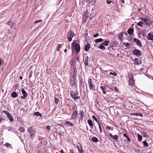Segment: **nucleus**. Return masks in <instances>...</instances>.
<instances>
[{"mask_svg": "<svg viewBox=\"0 0 153 153\" xmlns=\"http://www.w3.org/2000/svg\"><path fill=\"white\" fill-rule=\"evenodd\" d=\"M27 132L29 137H30L31 139L32 140L35 137L36 131L32 126L27 128Z\"/></svg>", "mask_w": 153, "mask_h": 153, "instance_id": "nucleus-1", "label": "nucleus"}, {"mask_svg": "<svg viewBox=\"0 0 153 153\" xmlns=\"http://www.w3.org/2000/svg\"><path fill=\"white\" fill-rule=\"evenodd\" d=\"M70 94L71 98L74 100L75 101H76L77 99H80V97L78 96L79 94L77 90L75 91H71Z\"/></svg>", "mask_w": 153, "mask_h": 153, "instance_id": "nucleus-2", "label": "nucleus"}, {"mask_svg": "<svg viewBox=\"0 0 153 153\" xmlns=\"http://www.w3.org/2000/svg\"><path fill=\"white\" fill-rule=\"evenodd\" d=\"M88 85L89 88L90 90L95 91V86L92 82V80L91 79H88Z\"/></svg>", "mask_w": 153, "mask_h": 153, "instance_id": "nucleus-3", "label": "nucleus"}, {"mask_svg": "<svg viewBox=\"0 0 153 153\" xmlns=\"http://www.w3.org/2000/svg\"><path fill=\"white\" fill-rule=\"evenodd\" d=\"M71 46L72 49H73L74 47L75 51L77 53H79L80 49V48L79 44L77 43H74V42H73L71 44Z\"/></svg>", "mask_w": 153, "mask_h": 153, "instance_id": "nucleus-4", "label": "nucleus"}, {"mask_svg": "<svg viewBox=\"0 0 153 153\" xmlns=\"http://www.w3.org/2000/svg\"><path fill=\"white\" fill-rule=\"evenodd\" d=\"M74 35L75 33H73L72 30H69L67 35L68 41L69 42L71 41L72 40V38L74 36Z\"/></svg>", "mask_w": 153, "mask_h": 153, "instance_id": "nucleus-5", "label": "nucleus"}, {"mask_svg": "<svg viewBox=\"0 0 153 153\" xmlns=\"http://www.w3.org/2000/svg\"><path fill=\"white\" fill-rule=\"evenodd\" d=\"M140 19L142 20V21L143 22L145 25H150L149 23L150 21H151V19L148 18L146 19L143 17H141Z\"/></svg>", "mask_w": 153, "mask_h": 153, "instance_id": "nucleus-6", "label": "nucleus"}, {"mask_svg": "<svg viewBox=\"0 0 153 153\" xmlns=\"http://www.w3.org/2000/svg\"><path fill=\"white\" fill-rule=\"evenodd\" d=\"M128 82L129 85L131 86H132L134 85V79L132 75L128 76Z\"/></svg>", "mask_w": 153, "mask_h": 153, "instance_id": "nucleus-7", "label": "nucleus"}, {"mask_svg": "<svg viewBox=\"0 0 153 153\" xmlns=\"http://www.w3.org/2000/svg\"><path fill=\"white\" fill-rule=\"evenodd\" d=\"M132 53L134 55L138 56H140L141 55V51L137 49H135L133 51Z\"/></svg>", "mask_w": 153, "mask_h": 153, "instance_id": "nucleus-8", "label": "nucleus"}, {"mask_svg": "<svg viewBox=\"0 0 153 153\" xmlns=\"http://www.w3.org/2000/svg\"><path fill=\"white\" fill-rule=\"evenodd\" d=\"M79 115L80 116L79 120L82 121L83 120L84 116L83 111L80 110L79 112Z\"/></svg>", "mask_w": 153, "mask_h": 153, "instance_id": "nucleus-9", "label": "nucleus"}, {"mask_svg": "<svg viewBox=\"0 0 153 153\" xmlns=\"http://www.w3.org/2000/svg\"><path fill=\"white\" fill-rule=\"evenodd\" d=\"M147 37L148 40H153V32H151L149 33L147 35Z\"/></svg>", "mask_w": 153, "mask_h": 153, "instance_id": "nucleus-10", "label": "nucleus"}, {"mask_svg": "<svg viewBox=\"0 0 153 153\" xmlns=\"http://www.w3.org/2000/svg\"><path fill=\"white\" fill-rule=\"evenodd\" d=\"M133 40L139 46L142 47V45L139 40L136 38H134Z\"/></svg>", "mask_w": 153, "mask_h": 153, "instance_id": "nucleus-11", "label": "nucleus"}, {"mask_svg": "<svg viewBox=\"0 0 153 153\" xmlns=\"http://www.w3.org/2000/svg\"><path fill=\"white\" fill-rule=\"evenodd\" d=\"M77 112L76 111H74L71 117V119H75L77 116Z\"/></svg>", "mask_w": 153, "mask_h": 153, "instance_id": "nucleus-12", "label": "nucleus"}, {"mask_svg": "<svg viewBox=\"0 0 153 153\" xmlns=\"http://www.w3.org/2000/svg\"><path fill=\"white\" fill-rule=\"evenodd\" d=\"M109 134L110 137L111 138L113 139V140H115L118 139V137H119L118 135L117 134L115 135L114 136H113L112 135V134L111 133H109Z\"/></svg>", "mask_w": 153, "mask_h": 153, "instance_id": "nucleus-13", "label": "nucleus"}, {"mask_svg": "<svg viewBox=\"0 0 153 153\" xmlns=\"http://www.w3.org/2000/svg\"><path fill=\"white\" fill-rule=\"evenodd\" d=\"M135 64L136 65H139L141 64V61L139 60L138 58H135L134 60Z\"/></svg>", "mask_w": 153, "mask_h": 153, "instance_id": "nucleus-14", "label": "nucleus"}, {"mask_svg": "<svg viewBox=\"0 0 153 153\" xmlns=\"http://www.w3.org/2000/svg\"><path fill=\"white\" fill-rule=\"evenodd\" d=\"M88 57L87 56L86 57L84 60V64L85 65V66H88Z\"/></svg>", "mask_w": 153, "mask_h": 153, "instance_id": "nucleus-15", "label": "nucleus"}, {"mask_svg": "<svg viewBox=\"0 0 153 153\" xmlns=\"http://www.w3.org/2000/svg\"><path fill=\"white\" fill-rule=\"evenodd\" d=\"M90 48V45L89 44L85 45V50L86 51H88Z\"/></svg>", "mask_w": 153, "mask_h": 153, "instance_id": "nucleus-16", "label": "nucleus"}, {"mask_svg": "<svg viewBox=\"0 0 153 153\" xmlns=\"http://www.w3.org/2000/svg\"><path fill=\"white\" fill-rule=\"evenodd\" d=\"M7 118L9 119V120L11 122H13V119L10 113L7 116Z\"/></svg>", "mask_w": 153, "mask_h": 153, "instance_id": "nucleus-17", "label": "nucleus"}, {"mask_svg": "<svg viewBox=\"0 0 153 153\" xmlns=\"http://www.w3.org/2000/svg\"><path fill=\"white\" fill-rule=\"evenodd\" d=\"M100 89L102 90L103 93L104 94H106V92L105 90L106 89V88L105 86L103 87V86H101L100 87Z\"/></svg>", "mask_w": 153, "mask_h": 153, "instance_id": "nucleus-18", "label": "nucleus"}, {"mask_svg": "<svg viewBox=\"0 0 153 153\" xmlns=\"http://www.w3.org/2000/svg\"><path fill=\"white\" fill-rule=\"evenodd\" d=\"M21 92L23 96L27 97V94L23 88L21 89Z\"/></svg>", "mask_w": 153, "mask_h": 153, "instance_id": "nucleus-19", "label": "nucleus"}, {"mask_svg": "<svg viewBox=\"0 0 153 153\" xmlns=\"http://www.w3.org/2000/svg\"><path fill=\"white\" fill-rule=\"evenodd\" d=\"M134 31V30L132 28H129L128 29V30H127V32L128 33L129 35H131L133 32Z\"/></svg>", "mask_w": 153, "mask_h": 153, "instance_id": "nucleus-20", "label": "nucleus"}, {"mask_svg": "<svg viewBox=\"0 0 153 153\" xmlns=\"http://www.w3.org/2000/svg\"><path fill=\"white\" fill-rule=\"evenodd\" d=\"M131 115L136 116H140L141 117L143 116L142 114L139 113H135L131 114Z\"/></svg>", "mask_w": 153, "mask_h": 153, "instance_id": "nucleus-21", "label": "nucleus"}, {"mask_svg": "<svg viewBox=\"0 0 153 153\" xmlns=\"http://www.w3.org/2000/svg\"><path fill=\"white\" fill-rule=\"evenodd\" d=\"M18 95L15 92H13L11 94V96L13 98H16L17 97Z\"/></svg>", "mask_w": 153, "mask_h": 153, "instance_id": "nucleus-22", "label": "nucleus"}, {"mask_svg": "<svg viewBox=\"0 0 153 153\" xmlns=\"http://www.w3.org/2000/svg\"><path fill=\"white\" fill-rule=\"evenodd\" d=\"M91 140L94 143H97L98 141V139L96 137H92Z\"/></svg>", "mask_w": 153, "mask_h": 153, "instance_id": "nucleus-23", "label": "nucleus"}, {"mask_svg": "<svg viewBox=\"0 0 153 153\" xmlns=\"http://www.w3.org/2000/svg\"><path fill=\"white\" fill-rule=\"evenodd\" d=\"M33 114L34 116H39L40 117H41L42 116L41 113L38 111L34 112Z\"/></svg>", "mask_w": 153, "mask_h": 153, "instance_id": "nucleus-24", "label": "nucleus"}, {"mask_svg": "<svg viewBox=\"0 0 153 153\" xmlns=\"http://www.w3.org/2000/svg\"><path fill=\"white\" fill-rule=\"evenodd\" d=\"M103 45L102 44H101L100 45H98V47L100 49L103 50L105 49V48Z\"/></svg>", "mask_w": 153, "mask_h": 153, "instance_id": "nucleus-25", "label": "nucleus"}, {"mask_svg": "<svg viewBox=\"0 0 153 153\" xmlns=\"http://www.w3.org/2000/svg\"><path fill=\"white\" fill-rule=\"evenodd\" d=\"M80 146H77V148L78 149V151L80 152L81 153H82L83 152V151L81 146L79 144Z\"/></svg>", "mask_w": 153, "mask_h": 153, "instance_id": "nucleus-26", "label": "nucleus"}, {"mask_svg": "<svg viewBox=\"0 0 153 153\" xmlns=\"http://www.w3.org/2000/svg\"><path fill=\"white\" fill-rule=\"evenodd\" d=\"M62 45L58 44L57 45L56 49V50L58 51H59L60 50V48L62 47Z\"/></svg>", "mask_w": 153, "mask_h": 153, "instance_id": "nucleus-27", "label": "nucleus"}, {"mask_svg": "<svg viewBox=\"0 0 153 153\" xmlns=\"http://www.w3.org/2000/svg\"><path fill=\"white\" fill-rule=\"evenodd\" d=\"M103 41V40L102 38H100L98 39H97L95 40V42L96 43H99L101 42H102Z\"/></svg>", "mask_w": 153, "mask_h": 153, "instance_id": "nucleus-28", "label": "nucleus"}, {"mask_svg": "<svg viewBox=\"0 0 153 153\" xmlns=\"http://www.w3.org/2000/svg\"><path fill=\"white\" fill-rule=\"evenodd\" d=\"M144 24L143 21H140L137 24V25L139 26H140L141 27H143V25L142 24Z\"/></svg>", "mask_w": 153, "mask_h": 153, "instance_id": "nucleus-29", "label": "nucleus"}, {"mask_svg": "<svg viewBox=\"0 0 153 153\" xmlns=\"http://www.w3.org/2000/svg\"><path fill=\"white\" fill-rule=\"evenodd\" d=\"M109 42L108 41L105 40L102 43V45H104L105 46H107L108 45Z\"/></svg>", "mask_w": 153, "mask_h": 153, "instance_id": "nucleus-30", "label": "nucleus"}, {"mask_svg": "<svg viewBox=\"0 0 153 153\" xmlns=\"http://www.w3.org/2000/svg\"><path fill=\"white\" fill-rule=\"evenodd\" d=\"M80 85L81 86L84 87V83L83 81H82V79H80Z\"/></svg>", "mask_w": 153, "mask_h": 153, "instance_id": "nucleus-31", "label": "nucleus"}, {"mask_svg": "<svg viewBox=\"0 0 153 153\" xmlns=\"http://www.w3.org/2000/svg\"><path fill=\"white\" fill-rule=\"evenodd\" d=\"M143 145L144 146L146 147H148L149 146V145L147 143L146 141V140H145L143 142Z\"/></svg>", "mask_w": 153, "mask_h": 153, "instance_id": "nucleus-32", "label": "nucleus"}, {"mask_svg": "<svg viewBox=\"0 0 153 153\" xmlns=\"http://www.w3.org/2000/svg\"><path fill=\"white\" fill-rule=\"evenodd\" d=\"M87 122L90 126H92L93 125L92 120L90 119L88 120Z\"/></svg>", "mask_w": 153, "mask_h": 153, "instance_id": "nucleus-33", "label": "nucleus"}, {"mask_svg": "<svg viewBox=\"0 0 153 153\" xmlns=\"http://www.w3.org/2000/svg\"><path fill=\"white\" fill-rule=\"evenodd\" d=\"M137 136L138 137V140L139 141H141L142 139V137L141 135H140L139 134H137Z\"/></svg>", "mask_w": 153, "mask_h": 153, "instance_id": "nucleus-34", "label": "nucleus"}, {"mask_svg": "<svg viewBox=\"0 0 153 153\" xmlns=\"http://www.w3.org/2000/svg\"><path fill=\"white\" fill-rule=\"evenodd\" d=\"M142 134L143 135V137H146L147 138L148 137V135L146 132H142Z\"/></svg>", "mask_w": 153, "mask_h": 153, "instance_id": "nucleus-35", "label": "nucleus"}, {"mask_svg": "<svg viewBox=\"0 0 153 153\" xmlns=\"http://www.w3.org/2000/svg\"><path fill=\"white\" fill-rule=\"evenodd\" d=\"M19 130L21 132H24L25 131V128L23 127H20Z\"/></svg>", "mask_w": 153, "mask_h": 153, "instance_id": "nucleus-36", "label": "nucleus"}, {"mask_svg": "<svg viewBox=\"0 0 153 153\" xmlns=\"http://www.w3.org/2000/svg\"><path fill=\"white\" fill-rule=\"evenodd\" d=\"M65 123L66 124H68L69 125H70L71 126H74V124H73V123H72L71 122H70L67 121L65 122Z\"/></svg>", "mask_w": 153, "mask_h": 153, "instance_id": "nucleus-37", "label": "nucleus"}, {"mask_svg": "<svg viewBox=\"0 0 153 153\" xmlns=\"http://www.w3.org/2000/svg\"><path fill=\"white\" fill-rule=\"evenodd\" d=\"M123 136L126 137L127 138V140H128L129 142H130L131 141V140L130 139V138L128 137L127 135L126 134H123Z\"/></svg>", "mask_w": 153, "mask_h": 153, "instance_id": "nucleus-38", "label": "nucleus"}, {"mask_svg": "<svg viewBox=\"0 0 153 153\" xmlns=\"http://www.w3.org/2000/svg\"><path fill=\"white\" fill-rule=\"evenodd\" d=\"M92 117L98 123V124L100 123V122L98 121L96 117L95 116L93 115Z\"/></svg>", "mask_w": 153, "mask_h": 153, "instance_id": "nucleus-39", "label": "nucleus"}, {"mask_svg": "<svg viewBox=\"0 0 153 153\" xmlns=\"http://www.w3.org/2000/svg\"><path fill=\"white\" fill-rule=\"evenodd\" d=\"M110 75H113L114 76H116L117 75V74L115 72H110L109 73Z\"/></svg>", "mask_w": 153, "mask_h": 153, "instance_id": "nucleus-40", "label": "nucleus"}, {"mask_svg": "<svg viewBox=\"0 0 153 153\" xmlns=\"http://www.w3.org/2000/svg\"><path fill=\"white\" fill-rule=\"evenodd\" d=\"M113 90L114 91H115L116 92H118L119 91V90L117 89V88L116 86H115L114 87H113Z\"/></svg>", "mask_w": 153, "mask_h": 153, "instance_id": "nucleus-41", "label": "nucleus"}, {"mask_svg": "<svg viewBox=\"0 0 153 153\" xmlns=\"http://www.w3.org/2000/svg\"><path fill=\"white\" fill-rule=\"evenodd\" d=\"M4 60L1 58H0V65L4 64Z\"/></svg>", "mask_w": 153, "mask_h": 153, "instance_id": "nucleus-42", "label": "nucleus"}, {"mask_svg": "<svg viewBox=\"0 0 153 153\" xmlns=\"http://www.w3.org/2000/svg\"><path fill=\"white\" fill-rule=\"evenodd\" d=\"M42 21V19H40V20H39L35 21V22H34V24H36V23H38L41 22Z\"/></svg>", "mask_w": 153, "mask_h": 153, "instance_id": "nucleus-43", "label": "nucleus"}, {"mask_svg": "<svg viewBox=\"0 0 153 153\" xmlns=\"http://www.w3.org/2000/svg\"><path fill=\"white\" fill-rule=\"evenodd\" d=\"M6 24H7L10 26H12V25L13 24V23L11 22H7V23H6Z\"/></svg>", "mask_w": 153, "mask_h": 153, "instance_id": "nucleus-44", "label": "nucleus"}, {"mask_svg": "<svg viewBox=\"0 0 153 153\" xmlns=\"http://www.w3.org/2000/svg\"><path fill=\"white\" fill-rule=\"evenodd\" d=\"M55 103L56 104H58L59 102V99L56 97L55 98Z\"/></svg>", "mask_w": 153, "mask_h": 153, "instance_id": "nucleus-45", "label": "nucleus"}, {"mask_svg": "<svg viewBox=\"0 0 153 153\" xmlns=\"http://www.w3.org/2000/svg\"><path fill=\"white\" fill-rule=\"evenodd\" d=\"M5 146L7 147H10L11 146V145L8 143H6L5 144Z\"/></svg>", "mask_w": 153, "mask_h": 153, "instance_id": "nucleus-46", "label": "nucleus"}, {"mask_svg": "<svg viewBox=\"0 0 153 153\" xmlns=\"http://www.w3.org/2000/svg\"><path fill=\"white\" fill-rule=\"evenodd\" d=\"M98 126H99V128L100 130V132H102V128H101V126H100V123H98Z\"/></svg>", "mask_w": 153, "mask_h": 153, "instance_id": "nucleus-47", "label": "nucleus"}, {"mask_svg": "<svg viewBox=\"0 0 153 153\" xmlns=\"http://www.w3.org/2000/svg\"><path fill=\"white\" fill-rule=\"evenodd\" d=\"M119 38L121 41H122L123 39V34H120V37L119 36Z\"/></svg>", "mask_w": 153, "mask_h": 153, "instance_id": "nucleus-48", "label": "nucleus"}, {"mask_svg": "<svg viewBox=\"0 0 153 153\" xmlns=\"http://www.w3.org/2000/svg\"><path fill=\"white\" fill-rule=\"evenodd\" d=\"M3 112H4V114H5L7 116L10 113L8 112L7 111H3Z\"/></svg>", "mask_w": 153, "mask_h": 153, "instance_id": "nucleus-49", "label": "nucleus"}, {"mask_svg": "<svg viewBox=\"0 0 153 153\" xmlns=\"http://www.w3.org/2000/svg\"><path fill=\"white\" fill-rule=\"evenodd\" d=\"M106 2L108 4H110L112 2V1L111 0H107L106 1Z\"/></svg>", "mask_w": 153, "mask_h": 153, "instance_id": "nucleus-50", "label": "nucleus"}, {"mask_svg": "<svg viewBox=\"0 0 153 153\" xmlns=\"http://www.w3.org/2000/svg\"><path fill=\"white\" fill-rule=\"evenodd\" d=\"M99 35V34L96 33V34H95V35H94L93 36V37H94V38H96V37H97V36H98Z\"/></svg>", "mask_w": 153, "mask_h": 153, "instance_id": "nucleus-51", "label": "nucleus"}, {"mask_svg": "<svg viewBox=\"0 0 153 153\" xmlns=\"http://www.w3.org/2000/svg\"><path fill=\"white\" fill-rule=\"evenodd\" d=\"M106 129L108 130H111V128L110 126H108L106 127Z\"/></svg>", "mask_w": 153, "mask_h": 153, "instance_id": "nucleus-52", "label": "nucleus"}, {"mask_svg": "<svg viewBox=\"0 0 153 153\" xmlns=\"http://www.w3.org/2000/svg\"><path fill=\"white\" fill-rule=\"evenodd\" d=\"M70 153H74V152L73 149H71L70 150Z\"/></svg>", "mask_w": 153, "mask_h": 153, "instance_id": "nucleus-53", "label": "nucleus"}, {"mask_svg": "<svg viewBox=\"0 0 153 153\" xmlns=\"http://www.w3.org/2000/svg\"><path fill=\"white\" fill-rule=\"evenodd\" d=\"M46 128H47V129L49 130H50V127L49 126V125H48L47 127H46Z\"/></svg>", "mask_w": 153, "mask_h": 153, "instance_id": "nucleus-54", "label": "nucleus"}, {"mask_svg": "<svg viewBox=\"0 0 153 153\" xmlns=\"http://www.w3.org/2000/svg\"><path fill=\"white\" fill-rule=\"evenodd\" d=\"M25 97L24 96H21V98H22L23 100H25V97Z\"/></svg>", "mask_w": 153, "mask_h": 153, "instance_id": "nucleus-55", "label": "nucleus"}, {"mask_svg": "<svg viewBox=\"0 0 153 153\" xmlns=\"http://www.w3.org/2000/svg\"><path fill=\"white\" fill-rule=\"evenodd\" d=\"M121 2L123 3L124 4L125 3L124 0H121Z\"/></svg>", "mask_w": 153, "mask_h": 153, "instance_id": "nucleus-56", "label": "nucleus"}, {"mask_svg": "<svg viewBox=\"0 0 153 153\" xmlns=\"http://www.w3.org/2000/svg\"><path fill=\"white\" fill-rule=\"evenodd\" d=\"M130 45L129 43H127L126 44V46H128Z\"/></svg>", "mask_w": 153, "mask_h": 153, "instance_id": "nucleus-57", "label": "nucleus"}, {"mask_svg": "<svg viewBox=\"0 0 153 153\" xmlns=\"http://www.w3.org/2000/svg\"><path fill=\"white\" fill-rule=\"evenodd\" d=\"M90 127L91 129H93V126H90Z\"/></svg>", "mask_w": 153, "mask_h": 153, "instance_id": "nucleus-58", "label": "nucleus"}, {"mask_svg": "<svg viewBox=\"0 0 153 153\" xmlns=\"http://www.w3.org/2000/svg\"><path fill=\"white\" fill-rule=\"evenodd\" d=\"M61 153H64L63 150L62 149L61 151Z\"/></svg>", "mask_w": 153, "mask_h": 153, "instance_id": "nucleus-59", "label": "nucleus"}, {"mask_svg": "<svg viewBox=\"0 0 153 153\" xmlns=\"http://www.w3.org/2000/svg\"><path fill=\"white\" fill-rule=\"evenodd\" d=\"M22 78H22V76H20L19 77V79H20L22 80Z\"/></svg>", "mask_w": 153, "mask_h": 153, "instance_id": "nucleus-60", "label": "nucleus"}, {"mask_svg": "<svg viewBox=\"0 0 153 153\" xmlns=\"http://www.w3.org/2000/svg\"><path fill=\"white\" fill-rule=\"evenodd\" d=\"M67 51V49H65L64 50V52L65 53H66V52Z\"/></svg>", "mask_w": 153, "mask_h": 153, "instance_id": "nucleus-61", "label": "nucleus"}, {"mask_svg": "<svg viewBox=\"0 0 153 153\" xmlns=\"http://www.w3.org/2000/svg\"><path fill=\"white\" fill-rule=\"evenodd\" d=\"M1 120H2L1 119V118H0V123H1Z\"/></svg>", "mask_w": 153, "mask_h": 153, "instance_id": "nucleus-62", "label": "nucleus"}, {"mask_svg": "<svg viewBox=\"0 0 153 153\" xmlns=\"http://www.w3.org/2000/svg\"><path fill=\"white\" fill-rule=\"evenodd\" d=\"M92 18H93V17L90 18V20H91L92 19Z\"/></svg>", "mask_w": 153, "mask_h": 153, "instance_id": "nucleus-63", "label": "nucleus"}, {"mask_svg": "<svg viewBox=\"0 0 153 153\" xmlns=\"http://www.w3.org/2000/svg\"><path fill=\"white\" fill-rule=\"evenodd\" d=\"M31 76V74H30V75L29 76V77H30Z\"/></svg>", "mask_w": 153, "mask_h": 153, "instance_id": "nucleus-64", "label": "nucleus"}]
</instances>
